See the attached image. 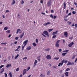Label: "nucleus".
Returning <instances> with one entry per match:
<instances>
[{
  "instance_id": "nucleus-58",
  "label": "nucleus",
  "mask_w": 77,
  "mask_h": 77,
  "mask_svg": "<svg viewBox=\"0 0 77 77\" xmlns=\"http://www.w3.org/2000/svg\"><path fill=\"white\" fill-rule=\"evenodd\" d=\"M68 10H67L66 11V14H67L68 13Z\"/></svg>"
},
{
  "instance_id": "nucleus-52",
  "label": "nucleus",
  "mask_w": 77,
  "mask_h": 77,
  "mask_svg": "<svg viewBox=\"0 0 77 77\" xmlns=\"http://www.w3.org/2000/svg\"><path fill=\"white\" fill-rule=\"evenodd\" d=\"M72 59H75V56L73 55L72 57Z\"/></svg>"
},
{
  "instance_id": "nucleus-29",
  "label": "nucleus",
  "mask_w": 77,
  "mask_h": 77,
  "mask_svg": "<svg viewBox=\"0 0 77 77\" xmlns=\"http://www.w3.org/2000/svg\"><path fill=\"white\" fill-rule=\"evenodd\" d=\"M40 77H45V75H43L42 74H41V75H40Z\"/></svg>"
},
{
  "instance_id": "nucleus-60",
  "label": "nucleus",
  "mask_w": 77,
  "mask_h": 77,
  "mask_svg": "<svg viewBox=\"0 0 77 77\" xmlns=\"http://www.w3.org/2000/svg\"><path fill=\"white\" fill-rule=\"evenodd\" d=\"M77 58H76V60H75V62H77Z\"/></svg>"
},
{
  "instance_id": "nucleus-31",
  "label": "nucleus",
  "mask_w": 77,
  "mask_h": 77,
  "mask_svg": "<svg viewBox=\"0 0 77 77\" xmlns=\"http://www.w3.org/2000/svg\"><path fill=\"white\" fill-rule=\"evenodd\" d=\"M69 70H70V69L68 68L66 69L65 71H69Z\"/></svg>"
},
{
  "instance_id": "nucleus-51",
  "label": "nucleus",
  "mask_w": 77,
  "mask_h": 77,
  "mask_svg": "<svg viewBox=\"0 0 77 77\" xmlns=\"http://www.w3.org/2000/svg\"><path fill=\"white\" fill-rule=\"evenodd\" d=\"M24 1H23V0H22V2H21V4H24Z\"/></svg>"
},
{
  "instance_id": "nucleus-36",
  "label": "nucleus",
  "mask_w": 77,
  "mask_h": 77,
  "mask_svg": "<svg viewBox=\"0 0 77 77\" xmlns=\"http://www.w3.org/2000/svg\"><path fill=\"white\" fill-rule=\"evenodd\" d=\"M20 70V69H19V68H17L16 69V71H18L19 70Z\"/></svg>"
},
{
  "instance_id": "nucleus-28",
  "label": "nucleus",
  "mask_w": 77,
  "mask_h": 77,
  "mask_svg": "<svg viewBox=\"0 0 77 77\" xmlns=\"http://www.w3.org/2000/svg\"><path fill=\"white\" fill-rule=\"evenodd\" d=\"M27 42H28V40H27L26 41H25L24 42H23V44H27Z\"/></svg>"
},
{
  "instance_id": "nucleus-22",
  "label": "nucleus",
  "mask_w": 77,
  "mask_h": 77,
  "mask_svg": "<svg viewBox=\"0 0 77 77\" xmlns=\"http://www.w3.org/2000/svg\"><path fill=\"white\" fill-rule=\"evenodd\" d=\"M9 75H10V77H12V72H10L9 74Z\"/></svg>"
},
{
  "instance_id": "nucleus-16",
  "label": "nucleus",
  "mask_w": 77,
  "mask_h": 77,
  "mask_svg": "<svg viewBox=\"0 0 77 77\" xmlns=\"http://www.w3.org/2000/svg\"><path fill=\"white\" fill-rule=\"evenodd\" d=\"M58 32V30L56 31V32H54L52 33V35H56L57 33V32Z\"/></svg>"
},
{
  "instance_id": "nucleus-42",
  "label": "nucleus",
  "mask_w": 77,
  "mask_h": 77,
  "mask_svg": "<svg viewBox=\"0 0 77 77\" xmlns=\"http://www.w3.org/2000/svg\"><path fill=\"white\" fill-rule=\"evenodd\" d=\"M24 46H22V50L23 51V49L24 48Z\"/></svg>"
},
{
  "instance_id": "nucleus-56",
  "label": "nucleus",
  "mask_w": 77,
  "mask_h": 77,
  "mask_svg": "<svg viewBox=\"0 0 77 77\" xmlns=\"http://www.w3.org/2000/svg\"><path fill=\"white\" fill-rule=\"evenodd\" d=\"M56 17H57L56 16H54V19H55V18H56Z\"/></svg>"
},
{
  "instance_id": "nucleus-15",
  "label": "nucleus",
  "mask_w": 77,
  "mask_h": 77,
  "mask_svg": "<svg viewBox=\"0 0 77 77\" xmlns=\"http://www.w3.org/2000/svg\"><path fill=\"white\" fill-rule=\"evenodd\" d=\"M1 70V71L0 72V74H2V73L3 72L4 70H5V69H4V68H2Z\"/></svg>"
},
{
  "instance_id": "nucleus-53",
  "label": "nucleus",
  "mask_w": 77,
  "mask_h": 77,
  "mask_svg": "<svg viewBox=\"0 0 77 77\" xmlns=\"http://www.w3.org/2000/svg\"><path fill=\"white\" fill-rule=\"evenodd\" d=\"M20 47H21V46H18L17 48V50H18V49H19V48H20Z\"/></svg>"
},
{
  "instance_id": "nucleus-7",
  "label": "nucleus",
  "mask_w": 77,
  "mask_h": 77,
  "mask_svg": "<svg viewBox=\"0 0 77 77\" xmlns=\"http://www.w3.org/2000/svg\"><path fill=\"white\" fill-rule=\"evenodd\" d=\"M38 62V61H37V60H35V61L34 62V65H33V67H35V66H36V63H37Z\"/></svg>"
},
{
  "instance_id": "nucleus-25",
  "label": "nucleus",
  "mask_w": 77,
  "mask_h": 77,
  "mask_svg": "<svg viewBox=\"0 0 77 77\" xmlns=\"http://www.w3.org/2000/svg\"><path fill=\"white\" fill-rule=\"evenodd\" d=\"M19 54H17L16 56L15 57V59H17V57L19 56Z\"/></svg>"
},
{
  "instance_id": "nucleus-54",
  "label": "nucleus",
  "mask_w": 77,
  "mask_h": 77,
  "mask_svg": "<svg viewBox=\"0 0 77 77\" xmlns=\"http://www.w3.org/2000/svg\"><path fill=\"white\" fill-rule=\"evenodd\" d=\"M61 65V63H59V64H58V66H60Z\"/></svg>"
},
{
  "instance_id": "nucleus-33",
  "label": "nucleus",
  "mask_w": 77,
  "mask_h": 77,
  "mask_svg": "<svg viewBox=\"0 0 77 77\" xmlns=\"http://www.w3.org/2000/svg\"><path fill=\"white\" fill-rule=\"evenodd\" d=\"M59 59V57H56V58H54V59H55V60H58V59Z\"/></svg>"
},
{
  "instance_id": "nucleus-9",
  "label": "nucleus",
  "mask_w": 77,
  "mask_h": 77,
  "mask_svg": "<svg viewBox=\"0 0 77 77\" xmlns=\"http://www.w3.org/2000/svg\"><path fill=\"white\" fill-rule=\"evenodd\" d=\"M51 24V23L49 22H48L47 23H45L43 25V26H47V25H48V24Z\"/></svg>"
},
{
  "instance_id": "nucleus-37",
  "label": "nucleus",
  "mask_w": 77,
  "mask_h": 77,
  "mask_svg": "<svg viewBox=\"0 0 77 77\" xmlns=\"http://www.w3.org/2000/svg\"><path fill=\"white\" fill-rule=\"evenodd\" d=\"M72 13L73 14H76V12L73 11L72 12Z\"/></svg>"
},
{
  "instance_id": "nucleus-20",
  "label": "nucleus",
  "mask_w": 77,
  "mask_h": 77,
  "mask_svg": "<svg viewBox=\"0 0 77 77\" xmlns=\"http://www.w3.org/2000/svg\"><path fill=\"white\" fill-rule=\"evenodd\" d=\"M67 23L68 25H70V24H71L72 23H71V22L68 21L67 22Z\"/></svg>"
},
{
  "instance_id": "nucleus-48",
  "label": "nucleus",
  "mask_w": 77,
  "mask_h": 77,
  "mask_svg": "<svg viewBox=\"0 0 77 77\" xmlns=\"http://www.w3.org/2000/svg\"><path fill=\"white\" fill-rule=\"evenodd\" d=\"M27 57H25L23 58V59L24 60V59H25V60H26L27 59Z\"/></svg>"
},
{
  "instance_id": "nucleus-46",
  "label": "nucleus",
  "mask_w": 77,
  "mask_h": 77,
  "mask_svg": "<svg viewBox=\"0 0 77 77\" xmlns=\"http://www.w3.org/2000/svg\"><path fill=\"white\" fill-rule=\"evenodd\" d=\"M35 41L36 43H38V39H36L35 40Z\"/></svg>"
},
{
  "instance_id": "nucleus-61",
  "label": "nucleus",
  "mask_w": 77,
  "mask_h": 77,
  "mask_svg": "<svg viewBox=\"0 0 77 77\" xmlns=\"http://www.w3.org/2000/svg\"><path fill=\"white\" fill-rule=\"evenodd\" d=\"M11 36V34L9 35H8V38H10Z\"/></svg>"
},
{
  "instance_id": "nucleus-45",
  "label": "nucleus",
  "mask_w": 77,
  "mask_h": 77,
  "mask_svg": "<svg viewBox=\"0 0 77 77\" xmlns=\"http://www.w3.org/2000/svg\"><path fill=\"white\" fill-rule=\"evenodd\" d=\"M20 51V50H18V49H17V48L14 51Z\"/></svg>"
},
{
  "instance_id": "nucleus-50",
  "label": "nucleus",
  "mask_w": 77,
  "mask_h": 77,
  "mask_svg": "<svg viewBox=\"0 0 77 77\" xmlns=\"http://www.w3.org/2000/svg\"><path fill=\"white\" fill-rule=\"evenodd\" d=\"M71 15V13H69L67 15H68V16H69V15Z\"/></svg>"
},
{
  "instance_id": "nucleus-17",
  "label": "nucleus",
  "mask_w": 77,
  "mask_h": 77,
  "mask_svg": "<svg viewBox=\"0 0 77 77\" xmlns=\"http://www.w3.org/2000/svg\"><path fill=\"white\" fill-rule=\"evenodd\" d=\"M15 3V0H13V2L11 4V5H14Z\"/></svg>"
},
{
  "instance_id": "nucleus-19",
  "label": "nucleus",
  "mask_w": 77,
  "mask_h": 77,
  "mask_svg": "<svg viewBox=\"0 0 77 77\" xmlns=\"http://www.w3.org/2000/svg\"><path fill=\"white\" fill-rule=\"evenodd\" d=\"M20 31H21V29H18L17 30L16 33H18V32H20Z\"/></svg>"
},
{
  "instance_id": "nucleus-64",
  "label": "nucleus",
  "mask_w": 77,
  "mask_h": 77,
  "mask_svg": "<svg viewBox=\"0 0 77 77\" xmlns=\"http://www.w3.org/2000/svg\"><path fill=\"white\" fill-rule=\"evenodd\" d=\"M22 76H23V75L22 74H21L19 77H22Z\"/></svg>"
},
{
  "instance_id": "nucleus-41",
  "label": "nucleus",
  "mask_w": 77,
  "mask_h": 77,
  "mask_svg": "<svg viewBox=\"0 0 77 77\" xmlns=\"http://www.w3.org/2000/svg\"><path fill=\"white\" fill-rule=\"evenodd\" d=\"M43 2H44V1L42 0H41L40 1L41 3H42H42H43Z\"/></svg>"
},
{
  "instance_id": "nucleus-32",
  "label": "nucleus",
  "mask_w": 77,
  "mask_h": 77,
  "mask_svg": "<svg viewBox=\"0 0 77 77\" xmlns=\"http://www.w3.org/2000/svg\"><path fill=\"white\" fill-rule=\"evenodd\" d=\"M53 30V29H48V30L49 32H50L52 31V30Z\"/></svg>"
},
{
  "instance_id": "nucleus-62",
  "label": "nucleus",
  "mask_w": 77,
  "mask_h": 77,
  "mask_svg": "<svg viewBox=\"0 0 77 77\" xmlns=\"http://www.w3.org/2000/svg\"><path fill=\"white\" fill-rule=\"evenodd\" d=\"M9 12V11L8 10H6V12Z\"/></svg>"
},
{
  "instance_id": "nucleus-57",
  "label": "nucleus",
  "mask_w": 77,
  "mask_h": 77,
  "mask_svg": "<svg viewBox=\"0 0 77 77\" xmlns=\"http://www.w3.org/2000/svg\"><path fill=\"white\" fill-rule=\"evenodd\" d=\"M74 4L75 5H77V3L75 2Z\"/></svg>"
},
{
  "instance_id": "nucleus-6",
  "label": "nucleus",
  "mask_w": 77,
  "mask_h": 77,
  "mask_svg": "<svg viewBox=\"0 0 77 77\" xmlns=\"http://www.w3.org/2000/svg\"><path fill=\"white\" fill-rule=\"evenodd\" d=\"M68 17V15H67L66 16H65L64 17V21H68V19H65L66 18H67Z\"/></svg>"
},
{
  "instance_id": "nucleus-27",
  "label": "nucleus",
  "mask_w": 77,
  "mask_h": 77,
  "mask_svg": "<svg viewBox=\"0 0 77 77\" xmlns=\"http://www.w3.org/2000/svg\"><path fill=\"white\" fill-rule=\"evenodd\" d=\"M68 72H66L65 73V74L66 77H68Z\"/></svg>"
},
{
  "instance_id": "nucleus-4",
  "label": "nucleus",
  "mask_w": 77,
  "mask_h": 77,
  "mask_svg": "<svg viewBox=\"0 0 77 77\" xmlns=\"http://www.w3.org/2000/svg\"><path fill=\"white\" fill-rule=\"evenodd\" d=\"M46 58L47 59L50 60V59H51V56H50V55H49L46 56Z\"/></svg>"
},
{
  "instance_id": "nucleus-12",
  "label": "nucleus",
  "mask_w": 77,
  "mask_h": 77,
  "mask_svg": "<svg viewBox=\"0 0 77 77\" xmlns=\"http://www.w3.org/2000/svg\"><path fill=\"white\" fill-rule=\"evenodd\" d=\"M31 48H32V47L30 46H28L26 48V49L27 50H30Z\"/></svg>"
},
{
  "instance_id": "nucleus-47",
  "label": "nucleus",
  "mask_w": 77,
  "mask_h": 77,
  "mask_svg": "<svg viewBox=\"0 0 77 77\" xmlns=\"http://www.w3.org/2000/svg\"><path fill=\"white\" fill-rule=\"evenodd\" d=\"M10 30H8L6 31L7 33H10Z\"/></svg>"
},
{
  "instance_id": "nucleus-21",
  "label": "nucleus",
  "mask_w": 77,
  "mask_h": 77,
  "mask_svg": "<svg viewBox=\"0 0 77 77\" xmlns=\"http://www.w3.org/2000/svg\"><path fill=\"white\" fill-rule=\"evenodd\" d=\"M50 48H46L45 50V51H50Z\"/></svg>"
},
{
  "instance_id": "nucleus-24",
  "label": "nucleus",
  "mask_w": 77,
  "mask_h": 77,
  "mask_svg": "<svg viewBox=\"0 0 77 77\" xmlns=\"http://www.w3.org/2000/svg\"><path fill=\"white\" fill-rule=\"evenodd\" d=\"M50 72H51V71L49 70L47 72V74L48 75H50Z\"/></svg>"
},
{
  "instance_id": "nucleus-23",
  "label": "nucleus",
  "mask_w": 77,
  "mask_h": 77,
  "mask_svg": "<svg viewBox=\"0 0 77 77\" xmlns=\"http://www.w3.org/2000/svg\"><path fill=\"white\" fill-rule=\"evenodd\" d=\"M67 53V52L66 53H63L62 54V56H65L66 55V54Z\"/></svg>"
},
{
  "instance_id": "nucleus-55",
  "label": "nucleus",
  "mask_w": 77,
  "mask_h": 77,
  "mask_svg": "<svg viewBox=\"0 0 77 77\" xmlns=\"http://www.w3.org/2000/svg\"><path fill=\"white\" fill-rule=\"evenodd\" d=\"M59 52H61V51H62V49H60L59 50Z\"/></svg>"
},
{
  "instance_id": "nucleus-18",
  "label": "nucleus",
  "mask_w": 77,
  "mask_h": 77,
  "mask_svg": "<svg viewBox=\"0 0 77 77\" xmlns=\"http://www.w3.org/2000/svg\"><path fill=\"white\" fill-rule=\"evenodd\" d=\"M11 64H7L6 66V68H8L9 67H11Z\"/></svg>"
},
{
  "instance_id": "nucleus-1",
  "label": "nucleus",
  "mask_w": 77,
  "mask_h": 77,
  "mask_svg": "<svg viewBox=\"0 0 77 77\" xmlns=\"http://www.w3.org/2000/svg\"><path fill=\"white\" fill-rule=\"evenodd\" d=\"M60 42V40H58L57 41L56 44H55V47H59V43Z\"/></svg>"
},
{
  "instance_id": "nucleus-14",
  "label": "nucleus",
  "mask_w": 77,
  "mask_h": 77,
  "mask_svg": "<svg viewBox=\"0 0 77 77\" xmlns=\"http://www.w3.org/2000/svg\"><path fill=\"white\" fill-rule=\"evenodd\" d=\"M63 8L64 9H66V3H65V2H64L63 3Z\"/></svg>"
},
{
  "instance_id": "nucleus-35",
  "label": "nucleus",
  "mask_w": 77,
  "mask_h": 77,
  "mask_svg": "<svg viewBox=\"0 0 77 77\" xmlns=\"http://www.w3.org/2000/svg\"><path fill=\"white\" fill-rule=\"evenodd\" d=\"M56 35H54L53 37H52V39L54 38H56Z\"/></svg>"
},
{
  "instance_id": "nucleus-34",
  "label": "nucleus",
  "mask_w": 77,
  "mask_h": 77,
  "mask_svg": "<svg viewBox=\"0 0 77 77\" xmlns=\"http://www.w3.org/2000/svg\"><path fill=\"white\" fill-rule=\"evenodd\" d=\"M3 67H4V66L3 65H2L1 66H0V69H1Z\"/></svg>"
},
{
  "instance_id": "nucleus-38",
  "label": "nucleus",
  "mask_w": 77,
  "mask_h": 77,
  "mask_svg": "<svg viewBox=\"0 0 77 77\" xmlns=\"http://www.w3.org/2000/svg\"><path fill=\"white\" fill-rule=\"evenodd\" d=\"M1 44H5V45H6V44H7V43H6V42H5V43H1Z\"/></svg>"
},
{
  "instance_id": "nucleus-63",
  "label": "nucleus",
  "mask_w": 77,
  "mask_h": 77,
  "mask_svg": "<svg viewBox=\"0 0 77 77\" xmlns=\"http://www.w3.org/2000/svg\"><path fill=\"white\" fill-rule=\"evenodd\" d=\"M75 27H77V24H75Z\"/></svg>"
},
{
  "instance_id": "nucleus-39",
  "label": "nucleus",
  "mask_w": 77,
  "mask_h": 77,
  "mask_svg": "<svg viewBox=\"0 0 77 77\" xmlns=\"http://www.w3.org/2000/svg\"><path fill=\"white\" fill-rule=\"evenodd\" d=\"M42 35H43V36H44L45 37V38H47V36H46V35H44V34L42 33Z\"/></svg>"
},
{
  "instance_id": "nucleus-49",
  "label": "nucleus",
  "mask_w": 77,
  "mask_h": 77,
  "mask_svg": "<svg viewBox=\"0 0 77 77\" xmlns=\"http://www.w3.org/2000/svg\"><path fill=\"white\" fill-rule=\"evenodd\" d=\"M63 61L61 62V66H62V65H63Z\"/></svg>"
},
{
  "instance_id": "nucleus-44",
  "label": "nucleus",
  "mask_w": 77,
  "mask_h": 77,
  "mask_svg": "<svg viewBox=\"0 0 77 77\" xmlns=\"http://www.w3.org/2000/svg\"><path fill=\"white\" fill-rule=\"evenodd\" d=\"M50 17H51L52 18H53V15L51 14L50 15Z\"/></svg>"
},
{
  "instance_id": "nucleus-3",
  "label": "nucleus",
  "mask_w": 77,
  "mask_h": 77,
  "mask_svg": "<svg viewBox=\"0 0 77 77\" xmlns=\"http://www.w3.org/2000/svg\"><path fill=\"white\" fill-rule=\"evenodd\" d=\"M74 44V42H72L71 43H70L69 44H68V47H71L72 45H73Z\"/></svg>"
},
{
  "instance_id": "nucleus-11",
  "label": "nucleus",
  "mask_w": 77,
  "mask_h": 77,
  "mask_svg": "<svg viewBox=\"0 0 77 77\" xmlns=\"http://www.w3.org/2000/svg\"><path fill=\"white\" fill-rule=\"evenodd\" d=\"M51 0H50V2H48L47 3V5L48 6H51Z\"/></svg>"
},
{
  "instance_id": "nucleus-10",
  "label": "nucleus",
  "mask_w": 77,
  "mask_h": 77,
  "mask_svg": "<svg viewBox=\"0 0 77 77\" xmlns=\"http://www.w3.org/2000/svg\"><path fill=\"white\" fill-rule=\"evenodd\" d=\"M64 35H65V37L67 38L68 37V32H64Z\"/></svg>"
},
{
  "instance_id": "nucleus-2",
  "label": "nucleus",
  "mask_w": 77,
  "mask_h": 77,
  "mask_svg": "<svg viewBox=\"0 0 77 77\" xmlns=\"http://www.w3.org/2000/svg\"><path fill=\"white\" fill-rule=\"evenodd\" d=\"M43 34L45 35L46 36H48V37H49V35L48 32L47 31H45L43 32Z\"/></svg>"
},
{
  "instance_id": "nucleus-8",
  "label": "nucleus",
  "mask_w": 77,
  "mask_h": 77,
  "mask_svg": "<svg viewBox=\"0 0 77 77\" xmlns=\"http://www.w3.org/2000/svg\"><path fill=\"white\" fill-rule=\"evenodd\" d=\"M24 32H23L21 35L20 36V38H23V36H24Z\"/></svg>"
},
{
  "instance_id": "nucleus-13",
  "label": "nucleus",
  "mask_w": 77,
  "mask_h": 77,
  "mask_svg": "<svg viewBox=\"0 0 77 77\" xmlns=\"http://www.w3.org/2000/svg\"><path fill=\"white\" fill-rule=\"evenodd\" d=\"M26 71H27V70L26 69H24L23 70V75H24L26 73Z\"/></svg>"
},
{
  "instance_id": "nucleus-43",
  "label": "nucleus",
  "mask_w": 77,
  "mask_h": 77,
  "mask_svg": "<svg viewBox=\"0 0 77 77\" xmlns=\"http://www.w3.org/2000/svg\"><path fill=\"white\" fill-rule=\"evenodd\" d=\"M30 69V67H29L27 68V71H29V69Z\"/></svg>"
},
{
  "instance_id": "nucleus-59",
  "label": "nucleus",
  "mask_w": 77,
  "mask_h": 77,
  "mask_svg": "<svg viewBox=\"0 0 77 77\" xmlns=\"http://www.w3.org/2000/svg\"><path fill=\"white\" fill-rule=\"evenodd\" d=\"M14 44H17V42L16 41L14 42Z\"/></svg>"
},
{
  "instance_id": "nucleus-5",
  "label": "nucleus",
  "mask_w": 77,
  "mask_h": 77,
  "mask_svg": "<svg viewBox=\"0 0 77 77\" xmlns=\"http://www.w3.org/2000/svg\"><path fill=\"white\" fill-rule=\"evenodd\" d=\"M74 65V62L71 63L70 62V61H68L67 65Z\"/></svg>"
},
{
  "instance_id": "nucleus-30",
  "label": "nucleus",
  "mask_w": 77,
  "mask_h": 77,
  "mask_svg": "<svg viewBox=\"0 0 77 77\" xmlns=\"http://www.w3.org/2000/svg\"><path fill=\"white\" fill-rule=\"evenodd\" d=\"M8 29L7 27H5L4 28V29L5 30H8Z\"/></svg>"
},
{
  "instance_id": "nucleus-26",
  "label": "nucleus",
  "mask_w": 77,
  "mask_h": 77,
  "mask_svg": "<svg viewBox=\"0 0 77 77\" xmlns=\"http://www.w3.org/2000/svg\"><path fill=\"white\" fill-rule=\"evenodd\" d=\"M32 45L34 47H36V44L35 43H32Z\"/></svg>"
},
{
  "instance_id": "nucleus-40",
  "label": "nucleus",
  "mask_w": 77,
  "mask_h": 77,
  "mask_svg": "<svg viewBox=\"0 0 77 77\" xmlns=\"http://www.w3.org/2000/svg\"><path fill=\"white\" fill-rule=\"evenodd\" d=\"M19 37H16L15 38V40H18V38H19Z\"/></svg>"
}]
</instances>
